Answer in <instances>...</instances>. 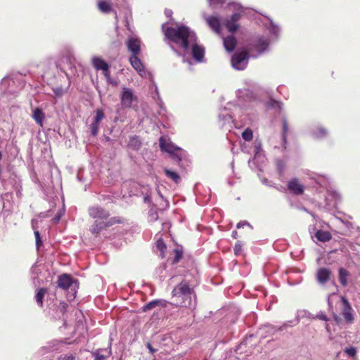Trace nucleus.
<instances>
[{
    "mask_svg": "<svg viewBox=\"0 0 360 360\" xmlns=\"http://www.w3.org/2000/svg\"><path fill=\"white\" fill-rule=\"evenodd\" d=\"M247 224L246 221H240L239 223H238L237 224V228L238 229H240L241 227H243L245 224Z\"/></svg>",
    "mask_w": 360,
    "mask_h": 360,
    "instance_id": "nucleus-49",
    "label": "nucleus"
},
{
    "mask_svg": "<svg viewBox=\"0 0 360 360\" xmlns=\"http://www.w3.org/2000/svg\"><path fill=\"white\" fill-rule=\"evenodd\" d=\"M316 318L322 321H328V317L324 313H319L316 315Z\"/></svg>",
    "mask_w": 360,
    "mask_h": 360,
    "instance_id": "nucleus-41",
    "label": "nucleus"
},
{
    "mask_svg": "<svg viewBox=\"0 0 360 360\" xmlns=\"http://www.w3.org/2000/svg\"><path fill=\"white\" fill-rule=\"evenodd\" d=\"M193 295H195L194 290L184 281L172 290L171 304L177 307L189 308L192 305Z\"/></svg>",
    "mask_w": 360,
    "mask_h": 360,
    "instance_id": "nucleus-2",
    "label": "nucleus"
},
{
    "mask_svg": "<svg viewBox=\"0 0 360 360\" xmlns=\"http://www.w3.org/2000/svg\"><path fill=\"white\" fill-rule=\"evenodd\" d=\"M108 83L112 84V85H117V83L112 79L111 76H109V77L105 78Z\"/></svg>",
    "mask_w": 360,
    "mask_h": 360,
    "instance_id": "nucleus-46",
    "label": "nucleus"
},
{
    "mask_svg": "<svg viewBox=\"0 0 360 360\" xmlns=\"http://www.w3.org/2000/svg\"><path fill=\"white\" fill-rule=\"evenodd\" d=\"M147 347H148V349H149L150 352L152 354H153L156 352V350L153 347V346L151 345V344H150V343H149V342H148V344H147Z\"/></svg>",
    "mask_w": 360,
    "mask_h": 360,
    "instance_id": "nucleus-44",
    "label": "nucleus"
},
{
    "mask_svg": "<svg viewBox=\"0 0 360 360\" xmlns=\"http://www.w3.org/2000/svg\"><path fill=\"white\" fill-rule=\"evenodd\" d=\"M53 91L58 96H60L63 94V90L60 88H57L56 89H53Z\"/></svg>",
    "mask_w": 360,
    "mask_h": 360,
    "instance_id": "nucleus-47",
    "label": "nucleus"
},
{
    "mask_svg": "<svg viewBox=\"0 0 360 360\" xmlns=\"http://www.w3.org/2000/svg\"><path fill=\"white\" fill-rule=\"evenodd\" d=\"M94 356H95V360H107L108 358V356L101 354L100 351L95 352Z\"/></svg>",
    "mask_w": 360,
    "mask_h": 360,
    "instance_id": "nucleus-36",
    "label": "nucleus"
},
{
    "mask_svg": "<svg viewBox=\"0 0 360 360\" xmlns=\"http://www.w3.org/2000/svg\"><path fill=\"white\" fill-rule=\"evenodd\" d=\"M74 281L70 275L63 274L58 278V286L63 290H67L73 284Z\"/></svg>",
    "mask_w": 360,
    "mask_h": 360,
    "instance_id": "nucleus-10",
    "label": "nucleus"
},
{
    "mask_svg": "<svg viewBox=\"0 0 360 360\" xmlns=\"http://www.w3.org/2000/svg\"><path fill=\"white\" fill-rule=\"evenodd\" d=\"M232 236H233V238H236V236H237V231H233V233H232Z\"/></svg>",
    "mask_w": 360,
    "mask_h": 360,
    "instance_id": "nucleus-51",
    "label": "nucleus"
},
{
    "mask_svg": "<svg viewBox=\"0 0 360 360\" xmlns=\"http://www.w3.org/2000/svg\"><path fill=\"white\" fill-rule=\"evenodd\" d=\"M68 305L67 303L64 302H62L59 304V310L62 312V313H65L67 309H68Z\"/></svg>",
    "mask_w": 360,
    "mask_h": 360,
    "instance_id": "nucleus-39",
    "label": "nucleus"
},
{
    "mask_svg": "<svg viewBox=\"0 0 360 360\" xmlns=\"http://www.w3.org/2000/svg\"><path fill=\"white\" fill-rule=\"evenodd\" d=\"M269 41L267 38L260 37L248 44V51L250 53L257 52L258 54L264 53L268 48Z\"/></svg>",
    "mask_w": 360,
    "mask_h": 360,
    "instance_id": "nucleus-5",
    "label": "nucleus"
},
{
    "mask_svg": "<svg viewBox=\"0 0 360 360\" xmlns=\"http://www.w3.org/2000/svg\"><path fill=\"white\" fill-rule=\"evenodd\" d=\"M47 293V289L44 288H41L38 290L37 292L35 295V300L39 307H43V302L44 296Z\"/></svg>",
    "mask_w": 360,
    "mask_h": 360,
    "instance_id": "nucleus-23",
    "label": "nucleus"
},
{
    "mask_svg": "<svg viewBox=\"0 0 360 360\" xmlns=\"http://www.w3.org/2000/svg\"><path fill=\"white\" fill-rule=\"evenodd\" d=\"M288 188L294 195H300L304 192V186L297 178H293L288 183Z\"/></svg>",
    "mask_w": 360,
    "mask_h": 360,
    "instance_id": "nucleus-8",
    "label": "nucleus"
},
{
    "mask_svg": "<svg viewBox=\"0 0 360 360\" xmlns=\"http://www.w3.org/2000/svg\"><path fill=\"white\" fill-rule=\"evenodd\" d=\"M316 238L321 242H328L332 238V235L326 231L319 230L315 234Z\"/></svg>",
    "mask_w": 360,
    "mask_h": 360,
    "instance_id": "nucleus-22",
    "label": "nucleus"
},
{
    "mask_svg": "<svg viewBox=\"0 0 360 360\" xmlns=\"http://www.w3.org/2000/svg\"><path fill=\"white\" fill-rule=\"evenodd\" d=\"M138 98L134 94L133 91L127 87H124L120 96V103L123 108H130L132 107L134 101H137Z\"/></svg>",
    "mask_w": 360,
    "mask_h": 360,
    "instance_id": "nucleus-6",
    "label": "nucleus"
},
{
    "mask_svg": "<svg viewBox=\"0 0 360 360\" xmlns=\"http://www.w3.org/2000/svg\"><path fill=\"white\" fill-rule=\"evenodd\" d=\"M165 173L169 179L173 180L176 184L181 180L180 176L176 172L165 169Z\"/></svg>",
    "mask_w": 360,
    "mask_h": 360,
    "instance_id": "nucleus-25",
    "label": "nucleus"
},
{
    "mask_svg": "<svg viewBox=\"0 0 360 360\" xmlns=\"http://www.w3.org/2000/svg\"><path fill=\"white\" fill-rule=\"evenodd\" d=\"M250 53L248 50H241L236 52L231 57V65L236 70H244L248 63Z\"/></svg>",
    "mask_w": 360,
    "mask_h": 360,
    "instance_id": "nucleus-4",
    "label": "nucleus"
},
{
    "mask_svg": "<svg viewBox=\"0 0 360 360\" xmlns=\"http://www.w3.org/2000/svg\"><path fill=\"white\" fill-rule=\"evenodd\" d=\"M167 304V302L165 300H153L142 307V311L146 312V311L151 310L158 306H161L162 307H166Z\"/></svg>",
    "mask_w": 360,
    "mask_h": 360,
    "instance_id": "nucleus-15",
    "label": "nucleus"
},
{
    "mask_svg": "<svg viewBox=\"0 0 360 360\" xmlns=\"http://www.w3.org/2000/svg\"><path fill=\"white\" fill-rule=\"evenodd\" d=\"M319 132L322 136H325L328 133L326 129H323V128L319 129Z\"/></svg>",
    "mask_w": 360,
    "mask_h": 360,
    "instance_id": "nucleus-48",
    "label": "nucleus"
},
{
    "mask_svg": "<svg viewBox=\"0 0 360 360\" xmlns=\"http://www.w3.org/2000/svg\"><path fill=\"white\" fill-rule=\"evenodd\" d=\"M127 49L131 52V56L139 55L141 52V41L134 37L129 38L126 41Z\"/></svg>",
    "mask_w": 360,
    "mask_h": 360,
    "instance_id": "nucleus-9",
    "label": "nucleus"
},
{
    "mask_svg": "<svg viewBox=\"0 0 360 360\" xmlns=\"http://www.w3.org/2000/svg\"><path fill=\"white\" fill-rule=\"evenodd\" d=\"M242 244L238 241L234 246V253L236 255H239L242 252Z\"/></svg>",
    "mask_w": 360,
    "mask_h": 360,
    "instance_id": "nucleus-35",
    "label": "nucleus"
},
{
    "mask_svg": "<svg viewBox=\"0 0 360 360\" xmlns=\"http://www.w3.org/2000/svg\"><path fill=\"white\" fill-rule=\"evenodd\" d=\"M174 257L172 261V264H176L178 263L183 257V251L181 249L176 248L174 250Z\"/></svg>",
    "mask_w": 360,
    "mask_h": 360,
    "instance_id": "nucleus-30",
    "label": "nucleus"
},
{
    "mask_svg": "<svg viewBox=\"0 0 360 360\" xmlns=\"http://www.w3.org/2000/svg\"><path fill=\"white\" fill-rule=\"evenodd\" d=\"M172 158L174 159V160L175 162H179L181 160V156L175 154L174 153L173 154H172Z\"/></svg>",
    "mask_w": 360,
    "mask_h": 360,
    "instance_id": "nucleus-43",
    "label": "nucleus"
},
{
    "mask_svg": "<svg viewBox=\"0 0 360 360\" xmlns=\"http://www.w3.org/2000/svg\"><path fill=\"white\" fill-rule=\"evenodd\" d=\"M103 72V76L106 77H109L110 76V66H108L106 70H101Z\"/></svg>",
    "mask_w": 360,
    "mask_h": 360,
    "instance_id": "nucleus-42",
    "label": "nucleus"
},
{
    "mask_svg": "<svg viewBox=\"0 0 360 360\" xmlns=\"http://www.w3.org/2000/svg\"><path fill=\"white\" fill-rule=\"evenodd\" d=\"M282 131H283V141H285L287 133L288 131V124L287 119L285 117L283 118V130Z\"/></svg>",
    "mask_w": 360,
    "mask_h": 360,
    "instance_id": "nucleus-31",
    "label": "nucleus"
},
{
    "mask_svg": "<svg viewBox=\"0 0 360 360\" xmlns=\"http://www.w3.org/2000/svg\"><path fill=\"white\" fill-rule=\"evenodd\" d=\"M331 276V271L328 268H320L316 273L317 281L321 284L327 283Z\"/></svg>",
    "mask_w": 360,
    "mask_h": 360,
    "instance_id": "nucleus-11",
    "label": "nucleus"
},
{
    "mask_svg": "<svg viewBox=\"0 0 360 360\" xmlns=\"http://www.w3.org/2000/svg\"><path fill=\"white\" fill-rule=\"evenodd\" d=\"M223 41L224 48L228 52H231L235 49L237 44L235 37L233 35L228 36L224 37Z\"/></svg>",
    "mask_w": 360,
    "mask_h": 360,
    "instance_id": "nucleus-16",
    "label": "nucleus"
},
{
    "mask_svg": "<svg viewBox=\"0 0 360 360\" xmlns=\"http://www.w3.org/2000/svg\"><path fill=\"white\" fill-rule=\"evenodd\" d=\"M345 352L349 356H352V357H354L356 356V349L355 347H349V348H347Z\"/></svg>",
    "mask_w": 360,
    "mask_h": 360,
    "instance_id": "nucleus-37",
    "label": "nucleus"
},
{
    "mask_svg": "<svg viewBox=\"0 0 360 360\" xmlns=\"http://www.w3.org/2000/svg\"><path fill=\"white\" fill-rule=\"evenodd\" d=\"M340 300L342 302V315L347 323H352L354 321L353 309L345 297L342 296Z\"/></svg>",
    "mask_w": 360,
    "mask_h": 360,
    "instance_id": "nucleus-7",
    "label": "nucleus"
},
{
    "mask_svg": "<svg viewBox=\"0 0 360 360\" xmlns=\"http://www.w3.org/2000/svg\"><path fill=\"white\" fill-rule=\"evenodd\" d=\"M60 216H58V217H55V219H56L57 221H58L60 220Z\"/></svg>",
    "mask_w": 360,
    "mask_h": 360,
    "instance_id": "nucleus-52",
    "label": "nucleus"
},
{
    "mask_svg": "<svg viewBox=\"0 0 360 360\" xmlns=\"http://www.w3.org/2000/svg\"><path fill=\"white\" fill-rule=\"evenodd\" d=\"M269 106L271 108H278L280 110L282 108V103L274 99H271L269 102Z\"/></svg>",
    "mask_w": 360,
    "mask_h": 360,
    "instance_id": "nucleus-33",
    "label": "nucleus"
},
{
    "mask_svg": "<svg viewBox=\"0 0 360 360\" xmlns=\"http://www.w3.org/2000/svg\"><path fill=\"white\" fill-rule=\"evenodd\" d=\"M108 83L112 84V85H117V83L112 79L111 76H109V77L105 78Z\"/></svg>",
    "mask_w": 360,
    "mask_h": 360,
    "instance_id": "nucleus-45",
    "label": "nucleus"
},
{
    "mask_svg": "<svg viewBox=\"0 0 360 360\" xmlns=\"http://www.w3.org/2000/svg\"><path fill=\"white\" fill-rule=\"evenodd\" d=\"M89 215L94 219V222L90 226V232L97 236L103 230L113 225L122 224L124 219L121 217H110L108 210L101 206H92L88 210Z\"/></svg>",
    "mask_w": 360,
    "mask_h": 360,
    "instance_id": "nucleus-1",
    "label": "nucleus"
},
{
    "mask_svg": "<svg viewBox=\"0 0 360 360\" xmlns=\"http://www.w3.org/2000/svg\"><path fill=\"white\" fill-rule=\"evenodd\" d=\"M95 113H96V115L94 118V122L100 124L101 122L105 117V114H104L103 110L101 108L96 109L95 111Z\"/></svg>",
    "mask_w": 360,
    "mask_h": 360,
    "instance_id": "nucleus-26",
    "label": "nucleus"
},
{
    "mask_svg": "<svg viewBox=\"0 0 360 360\" xmlns=\"http://www.w3.org/2000/svg\"><path fill=\"white\" fill-rule=\"evenodd\" d=\"M156 247L158 249V250L160 252L161 257H164V253L167 249L166 245L164 242V240L162 238H160L158 240L156 243Z\"/></svg>",
    "mask_w": 360,
    "mask_h": 360,
    "instance_id": "nucleus-28",
    "label": "nucleus"
},
{
    "mask_svg": "<svg viewBox=\"0 0 360 360\" xmlns=\"http://www.w3.org/2000/svg\"><path fill=\"white\" fill-rule=\"evenodd\" d=\"M350 276L349 272L344 269H339V281L343 287H346L348 285V277Z\"/></svg>",
    "mask_w": 360,
    "mask_h": 360,
    "instance_id": "nucleus-21",
    "label": "nucleus"
},
{
    "mask_svg": "<svg viewBox=\"0 0 360 360\" xmlns=\"http://www.w3.org/2000/svg\"><path fill=\"white\" fill-rule=\"evenodd\" d=\"M34 233V236H35V239H36V246H37V249H39V247L42 245V241L41 240L40 233H39V231H35Z\"/></svg>",
    "mask_w": 360,
    "mask_h": 360,
    "instance_id": "nucleus-34",
    "label": "nucleus"
},
{
    "mask_svg": "<svg viewBox=\"0 0 360 360\" xmlns=\"http://www.w3.org/2000/svg\"><path fill=\"white\" fill-rule=\"evenodd\" d=\"M32 118L40 126H43V121L45 119V114L39 108H36L32 112Z\"/></svg>",
    "mask_w": 360,
    "mask_h": 360,
    "instance_id": "nucleus-19",
    "label": "nucleus"
},
{
    "mask_svg": "<svg viewBox=\"0 0 360 360\" xmlns=\"http://www.w3.org/2000/svg\"><path fill=\"white\" fill-rule=\"evenodd\" d=\"M91 64L96 70H106L110 66L103 58L98 56H94L91 58Z\"/></svg>",
    "mask_w": 360,
    "mask_h": 360,
    "instance_id": "nucleus-13",
    "label": "nucleus"
},
{
    "mask_svg": "<svg viewBox=\"0 0 360 360\" xmlns=\"http://www.w3.org/2000/svg\"><path fill=\"white\" fill-rule=\"evenodd\" d=\"M100 124L95 122L93 121V122L90 125L91 129V133L93 136H96L98 131Z\"/></svg>",
    "mask_w": 360,
    "mask_h": 360,
    "instance_id": "nucleus-32",
    "label": "nucleus"
},
{
    "mask_svg": "<svg viewBox=\"0 0 360 360\" xmlns=\"http://www.w3.org/2000/svg\"><path fill=\"white\" fill-rule=\"evenodd\" d=\"M243 139L246 141H250L253 139L252 131L250 128L245 129L242 133Z\"/></svg>",
    "mask_w": 360,
    "mask_h": 360,
    "instance_id": "nucleus-29",
    "label": "nucleus"
},
{
    "mask_svg": "<svg viewBox=\"0 0 360 360\" xmlns=\"http://www.w3.org/2000/svg\"><path fill=\"white\" fill-rule=\"evenodd\" d=\"M240 18V14L236 13H233V15H231V19H229V20H231L232 22H236Z\"/></svg>",
    "mask_w": 360,
    "mask_h": 360,
    "instance_id": "nucleus-40",
    "label": "nucleus"
},
{
    "mask_svg": "<svg viewBox=\"0 0 360 360\" xmlns=\"http://www.w3.org/2000/svg\"><path fill=\"white\" fill-rule=\"evenodd\" d=\"M165 35L169 41L179 44L184 50H187L189 47L188 39L192 38L195 34L187 26L180 25L176 27H167Z\"/></svg>",
    "mask_w": 360,
    "mask_h": 360,
    "instance_id": "nucleus-3",
    "label": "nucleus"
},
{
    "mask_svg": "<svg viewBox=\"0 0 360 360\" xmlns=\"http://www.w3.org/2000/svg\"><path fill=\"white\" fill-rule=\"evenodd\" d=\"M192 56L197 61H202L205 56V49L202 46L195 44L192 49Z\"/></svg>",
    "mask_w": 360,
    "mask_h": 360,
    "instance_id": "nucleus-17",
    "label": "nucleus"
},
{
    "mask_svg": "<svg viewBox=\"0 0 360 360\" xmlns=\"http://www.w3.org/2000/svg\"><path fill=\"white\" fill-rule=\"evenodd\" d=\"M138 56L139 55L131 56L129 58V62L131 66L139 72V74L141 76H143L145 74V68Z\"/></svg>",
    "mask_w": 360,
    "mask_h": 360,
    "instance_id": "nucleus-12",
    "label": "nucleus"
},
{
    "mask_svg": "<svg viewBox=\"0 0 360 360\" xmlns=\"http://www.w3.org/2000/svg\"><path fill=\"white\" fill-rule=\"evenodd\" d=\"M333 318L337 323H339L341 321V319L338 315H334Z\"/></svg>",
    "mask_w": 360,
    "mask_h": 360,
    "instance_id": "nucleus-50",
    "label": "nucleus"
},
{
    "mask_svg": "<svg viewBox=\"0 0 360 360\" xmlns=\"http://www.w3.org/2000/svg\"><path fill=\"white\" fill-rule=\"evenodd\" d=\"M208 25L217 33L221 32V24L219 20L214 16H210L207 18Z\"/></svg>",
    "mask_w": 360,
    "mask_h": 360,
    "instance_id": "nucleus-18",
    "label": "nucleus"
},
{
    "mask_svg": "<svg viewBox=\"0 0 360 360\" xmlns=\"http://www.w3.org/2000/svg\"><path fill=\"white\" fill-rule=\"evenodd\" d=\"M58 360H75V356L72 354H69L65 356H60Z\"/></svg>",
    "mask_w": 360,
    "mask_h": 360,
    "instance_id": "nucleus-38",
    "label": "nucleus"
},
{
    "mask_svg": "<svg viewBox=\"0 0 360 360\" xmlns=\"http://www.w3.org/2000/svg\"><path fill=\"white\" fill-rule=\"evenodd\" d=\"M142 145L141 141L139 136L134 135L129 138L128 142V147L134 150H138L141 148Z\"/></svg>",
    "mask_w": 360,
    "mask_h": 360,
    "instance_id": "nucleus-20",
    "label": "nucleus"
},
{
    "mask_svg": "<svg viewBox=\"0 0 360 360\" xmlns=\"http://www.w3.org/2000/svg\"><path fill=\"white\" fill-rule=\"evenodd\" d=\"M160 147L162 150L173 154L176 150H179V148L175 147L172 143L168 142L165 139L161 137L160 139Z\"/></svg>",
    "mask_w": 360,
    "mask_h": 360,
    "instance_id": "nucleus-14",
    "label": "nucleus"
},
{
    "mask_svg": "<svg viewBox=\"0 0 360 360\" xmlns=\"http://www.w3.org/2000/svg\"><path fill=\"white\" fill-rule=\"evenodd\" d=\"M225 26L230 32H236L239 27L236 22L229 20L226 21Z\"/></svg>",
    "mask_w": 360,
    "mask_h": 360,
    "instance_id": "nucleus-27",
    "label": "nucleus"
},
{
    "mask_svg": "<svg viewBox=\"0 0 360 360\" xmlns=\"http://www.w3.org/2000/svg\"><path fill=\"white\" fill-rule=\"evenodd\" d=\"M98 8L103 13H108L112 11L110 4L105 1H100L98 2Z\"/></svg>",
    "mask_w": 360,
    "mask_h": 360,
    "instance_id": "nucleus-24",
    "label": "nucleus"
}]
</instances>
